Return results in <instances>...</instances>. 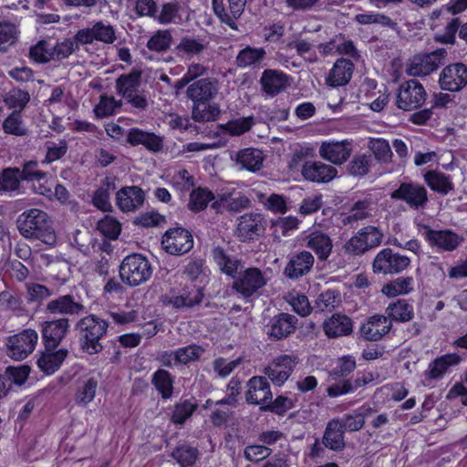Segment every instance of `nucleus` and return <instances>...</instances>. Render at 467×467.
Listing matches in <instances>:
<instances>
[{"instance_id": "3c124183", "label": "nucleus", "mask_w": 467, "mask_h": 467, "mask_svg": "<svg viewBox=\"0 0 467 467\" xmlns=\"http://www.w3.org/2000/svg\"><path fill=\"white\" fill-rule=\"evenodd\" d=\"M299 220L295 216H286L272 222L274 237L280 241L282 236H289L298 228Z\"/></svg>"}, {"instance_id": "49530a36", "label": "nucleus", "mask_w": 467, "mask_h": 467, "mask_svg": "<svg viewBox=\"0 0 467 467\" xmlns=\"http://www.w3.org/2000/svg\"><path fill=\"white\" fill-rule=\"evenodd\" d=\"M99 381L95 378H88L82 382V384L78 388L75 400L78 406L86 407L91 401H93L97 389H98Z\"/></svg>"}, {"instance_id": "c03bdc74", "label": "nucleus", "mask_w": 467, "mask_h": 467, "mask_svg": "<svg viewBox=\"0 0 467 467\" xmlns=\"http://www.w3.org/2000/svg\"><path fill=\"white\" fill-rule=\"evenodd\" d=\"M373 207L369 201H358L353 204L348 213L342 215L344 225L353 224L372 215Z\"/></svg>"}, {"instance_id": "0e129e2a", "label": "nucleus", "mask_w": 467, "mask_h": 467, "mask_svg": "<svg viewBox=\"0 0 467 467\" xmlns=\"http://www.w3.org/2000/svg\"><path fill=\"white\" fill-rule=\"evenodd\" d=\"M169 176L171 185L182 192L189 190L193 185L192 176L183 168L174 169Z\"/></svg>"}, {"instance_id": "c9c22d12", "label": "nucleus", "mask_w": 467, "mask_h": 467, "mask_svg": "<svg viewBox=\"0 0 467 467\" xmlns=\"http://www.w3.org/2000/svg\"><path fill=\"white\" fill-rule=\"evenodd\" d=\"M306 245L312 249L320 260H326L332 251L330 237L319 231H314L306 236Z\"/></svg>"}, {"instance_id": "774afa93", "label": "nucleus", "mask_w": 467, "mask_h": 467, "mask_svg": "<svg viewBox=\"0 0 467 467\" xmlns=\"http://www.w3.org/2000/svg\"><path fill=\"white\" fill-rule=\"evenodd\" d=\"M372 163L373 158L370 155H357L349 163V172L354 176L362 177L369 171Z\"/></svg>"}, {"instance_id": "338daca9", "label": "nucleus", "mask_w": 467, "mask_h": 467, "mask_svg": "<svg viewBox=\"0 0 467 467\" xmlns=\"http://www.w3.org/2000/svg\"><path fill=\"white\" fill-rule=\"evenodd\" d=\"M203 352V348L197 345L180 348L175 350V360L179 362V364H188L198 360Z\"/></svg>"}, {"instance_id": "052dcab7", "label": "nucleus", "mask_w": 467, "mask_h": 467, "mask_svg": "<svg viewBox=\"0 0 467 467\" xmlns=\"http://www.w3.org/2000/svg\"><path fill=\"white\" fill-rule=\"evenodd\" d=\"M30 99L28 92L22 89H12L5 94L4 101L9 109L21 112Z\"/></svg>"}, {"instance_id": "de8ad7c7", "label": "nucleus", "mask_w": 467, "mask_h": 467, "mask_svg": "<svg viewBox=\"0 0 467 467\" xmlns=\"http://www.w3.org/2000/svg\"><path fill=\"white\" fill-rule=\"evenodd\" d=\"M3 130L6 134L23 137L28 133V129L22 119L21 113L14 110L3 122Z\"/></svg>"}, {"instance_id": "f8f14e48", "label": "nucleus", "mask_w": 467, "mask_h": 467, "mask_svg": "<svg viewBox=\"0 0 467 467\" xmlns=\"http://www.w3.org/2000/svg\"><path fill=\"white\" fill-rule=\"evenodd\" d=\"M439 85L442 90L461 91L467 86V66L462 62L446 66L440 73Z\"/></svg>"}, {"instance_id": "0eeeda50", "label": "nucleus", "mask_w": 467, "mask_h": 467, "mask_svg": "<svg viewBox=\"0 0 467 467\" xmlns=\"http://www.w3.org/2000/svg\"><path fill=\"white\" fill-rule=\"evenodd\" d=\"M427 93L417 80L410 79L401 84L398 89L396 104L403 110L420 108L426 100Z\"/></svg>"}, {"instance_id": "412c9836", "label": "nucleus", "mask_w": 467, "mask_h": 467, "mask_svg": "<svg viewBox=\"0 0 467 467\" xmlns=\"http://www.w3.org/2000/svg\"><path fill=\"white\" fill-rule=\"evenodd\" d=\"M392 327L391 320L383 315L370 317L360 327L361 336L369 341H378L387 335Z\"/></svg>"}, {"instance_id": "e2e57ef3", "label": "nucleus", "mask_w": 467, "mask_h": 467, "mask_svg": "<svg viewBox=\"0 0 467 467\" xmlns=\"http://www.w3.org/2000/svg\"><path fill=\"white\" fill-rule=\"evenodd\" d=\"M369 149L376 160L383 163H389L392 159V151L389 143L383 139H373L369 142Z\"/></svg>"}, {"instance_id": "f257e3e1", "label": "nucleus", "mask_w": 467, "mask_h": 467, "mask_svg": "<svg viewBox=\"0 0 467 467\" xmlns=\"http://www.w3.org/2000/svg\"><path fill=\"white\" fill-rule=\"evenodd\" d=\"M18 230L26 239L39 240L48 246L57 244V234L48 214L36 208L26 210L18 219Z\"/></svg>"}, {"instance_id": "37998d69", "label": "nucleus", "mask_w": 467, "mask_h": 467, "mask_svg": "<svg viewBox=\"0 0 467 467\" xmlns=\"http://www.w3.org/2000/svg\"><path fill=\"white\" fill-rule=\"evenodd\" d=\"M424 181L432 191L442 195L448 194L453 189V183L450 176L440 171H428L424 175Z\"/></svg>"}, {"instance_id": "8fccbe9b", "label": "nucleus", "mask_w": 467, "mask_h": 467, "mask_svg": "<svg viewBox=\"0 0 467 467\" xmlns=\"http://www.w3.org/2000/svg\"><path fill=\"white\" fill-rule=\"evenodd\" d=\"M22 181L30 182L33 183V190L35 186L48 181L47 173L38 169V163L35 161H29L24 163L22 171H20Z\"/></svg>"}, {"instance_id": "423d86ee", "label": "nucleus", "mask_w": 467, "mask_h": 467, "mask_svg": "<svg viewBox=\"0 0 467 467\" xmlns=\"http://www.w3.org/2000/svg\"><path fill=\"white\" fill-rule=\"evenodd\" d=\"M38 341V335L34 329H25L11 336L6 341V354L15 360H22L31 354Z\"/></svg>"}, {"instance_id": "680f3d73", "label": "nucleus", "mask_w": 467, "mask_h": 467, "mask_svg": "<svg viewBox=\"0 0 467 467\" xmlns=\"http://www.w3.org/2000/svg\"><path fill=\"white\" fill-rule=\"evenodd\" d=\"M265 56V51L264 48L246 47L239 52L236 60L240 67H245L260 62Z\"/></svg>"}, {"instance_id": "a878e982", "label": "nucleus", "mask_w": 467, "mask_h": 467, "mask_svg": "<svg viewBox=\"0 0 467 467\" xmlns=\"http://www.w3.org/2000/svg\"><path fill=\"white\" fill-rule=\"evenodd\" d=\"M144 198V192L140 188L124 187L117 192V205L122 212H133L142 205Z\"/></svg>"}, {"instance_id": "4c0bfd02", "label": "nucleus", "mask_w": 467, "mask_h": 467, "mask_svg": "<svg viewBox=\"0 0 467 467\" xmlns=\"http://www.w3.org/2000/svg\"><path fill=\"white\" fill-rule=\"evenodd\" d=\"M47 310L52 314L78 315L84 310V306L75 301L72 296L66 295L49 301Z\"/></svg>"}, {"instance_id": "473e14b6", "label": "nucleus", "mask_w": 467, "mask_h": 467, "mask_svg": "<svg viewBox=\"0 0 467 467\" xmlns=\"http://www.w3.org/2000/svg\"><path fill=\"white\" fill-rule=\"evenodd\" d=\"M314 264V256L307 251L300 252L293 256L285 268L289 278H297L308 273Z\"/></svg>"}, {"instance_id": "ea45409f", "label": "nucleus", "mask_w": 467, "mask_h": 467, "mask_svg": "<svg viewBox=\"0 0 467 467\" xmlns=\"http://www.w3.org/2000/svg\"><path fill=\"white\" fill-rule=\"evenodd\" d=\"M414 290V278L412 276H400L384 285L381 292L388 297L408 295Z\"/></svg>"}, {"instance_id": "2f4dec72", "label": "nucleus", "mask_w": 467, "mask_h": 467, "mask_svg": "<svg viewBox=\"0 0 467 467\" xmlns=\"http://www.w3.org/2000/svg\"><path fill=\"white\" fill-rule=\"evenodd\" d=\"M212 256L220 271L233 278L236 277V275L243 268L242 262L237 257L228 254L220 246L213 248Z\"/></svg>"}, {"instance_id": "c85d7f7f", "label": "nucleus", "mask_w": 467, "mask_h": 467, "mask_svg": "<svg viewBox=\"0 0 467 467\" xmlns=\"http://www.w3.org/2000/svg\"><path fill=\"white\" fill-rule=\"evenodd\" d=\"M323 330L330 338L348 336L353 331V322L346 315L335 314L323 322Z\"/></svg>"}, {"instance_id": "5701e85b", "label": "nucleus", "mask_w": 467, "mask_h": 467, "mask_svg": "<svg viewBox=\"0 0 467 467\" xmlns=\"http://www.w3.org/2000/svg\"><path fill=\"white\" fill-rule=\"evenodd\" d=\"M264 230V217L260 213H245L238 219L236 234L241 241L254 239Z\"/></svg>"}, {"instance_id": "f3484780", "label": "nucleus", "mask_w": 467, "mask_h": 467, "mask_svg": "<svg viewBox=\"0 0 467 467\" xmlns=\"http://www.w3.org/2000/svg\"><path fill=\"white\" fill-rule=\"evenodd\" d=\"M116 38L113 26L101 21L97 22L92 27L81 29L76 34L77 41L82 45L91 44L95 40L112 44Z\"/></svg>"}, {"instance_id": "864d4df0", "label": "nucleus", "mask_w": 467, "mask_h": 467, "mask_svg": "<svg viewBox=\"0 0 467 467\" xmlns=\"http://www.w3.org/2000/svg\"><path fill=\"white\" fill-rule=\"evenodd\" d=\"M285 301L292 306L293 310L302 317H306L311 313V306L308 298L304 294L297 291H291L285 296Z\"/></svg>"}, {"instance_id": "72a5a7b5", "label": "nucleus", "mask_w": 467, "mask_h": 467, "mask_svg": "<svg viewBox=\"0 0 467 467\" xmlns=\"http://www.w3.org/2000/svg\"><path fill=\"white\" fill-rule=\"evenodd\" d=\"M462 358L457 354H446L437 358L430 363L424 371V377L428 379H437L443 376L451 367L457 366Z\"/></svg>"}, {"instance_id": "7c9ffc66", "label": "nucleus", "mask_w": 467, "mask_h": 467, "mask_svg": "<svg viewBox=\"0 0 467 467\" xmlns=\"http://www.w3.org/2000/svg\"><path fill=\"white\" fill-rule=\"evenodd\" d=\"M127 141L133 146L143 145L147 150L158 152L163 147L162 138L138 128L130 129L127 134Z\"/></svg>"}, {"instance_id": "20e7f679", "label": "nucleus", "mask_w": 467, "mask_h": 467, "mask_svg": "<svg viewBox=\"0 0 467 467\" xmlns=\"http://www.w3.org/2000/svg\"><path fill=\"white\" fill-rule=\"evenodd\" d=\"M234 279L233 289L243 297L248 298L265 286L270 277L267 270L248 267L244 270L242 268Z\"/></svg>"}, {"instance_id": "2eb2a0df", "label": "nucleus", "mask_w": 467, "mask_h": 467, "mask_svg": "<svg viewBox=\"0 0 467 467\" xmlns=\"http://www.w3.org/2000/svg\"><path fill=\"white\" fill-rule=\"evenodd\" d=\"M446 55L444 49H437L434 52L415 56L410 62L407 72L413 77H423L433 72L441 64Z\"/></svg>"}, {"instance_id": "9b49d317", "label": "nucleus", "mask_w": 467, "mask_h": 467, "mask_svg": "<svg viewBox=\"0 0 467 467\" xmlns=\"http://www.w3.org/2000/svg\"><path fill=\"white\" fill-rule=\"evenodd\" d=\"M382 236V234L376 227L366 226L346 243L344 249L348 254H361L379 245Z\"/></svg>"}, {"instance_id": "a18cd8bd", "label": "nucleus", "mask_w": 467, "mask_h": 467, "mask_svg": "<svg viewBox=\"0 0 467 467\" xmlns=\"http://www.w3.org/2000/svg\"><path fill=\"white\" fill-rule=\"evenodd\" d=\"M53 183L49 181L35 186V192L47 197L50 200H57L61 203H66L69 199V192L62 184H57L55 190L52 191Z\"/></svg>"}, {"instance_id": "4468645a", "label": "nucleus", "mask_w": 467, "mask_h": 467, "mask_svg": "<svg viewBox=\"0 0 467 467\" xmlns=\"http://www.w3.org/2000/svg\"><path fill=\"white\" fill-rule=\"evenodd\" d=\"M353 151L352 140H326L319 147V156L334 165L345 163Z\"/></svg>"}, {"instance_id": "a19ab883", "label": "nucleus", "mask_w": 467, "mask_h": 467, "mask_svg": "<svg viewBox=\"0 0 467 467\" xmlns=\"http://www.w3.org/2000/svg\"><path fill=\"white\" fill-rule=\"evenodd\" d=\"M385 313L387 315L386 317H389L391 322H408L411 320L414 316L412 305L401 299L389 304L386 307Z\"/></svg>"}, {"instance_id": "393cba45", "label": "nucleus", "mask_w": 467, "mask_h": 467, "mask_svg": "<svg viewBox=\"0 0 467 467\" xmlns=\"http://www.w3.org/2000/svg\"><path fill=\"white\" fill-rule=\"evenodd\" d=\"M218 83L211 78H202L187 88V97L194 102H207L218 93Z\"/></svg>"}, {"instance_id": "6e6552de", "label": "nucleus", "mask_w": 467, "mask_h": 467, "mask_svg": "<svg viewBox=\"0 0 467 467\" xmlns=\"http://www.w3.org/2000/svg\"><path fill=\"white\" fill-rule=\"evenodd\" d=\"M410 259L393 252L390 248L379 251L373 261V271L377 274L395 275L405 270Z\"/></svg>"}, {"instance_id": "f704fd0d", "label": "nucleus", "mask_w": 467, "mask_h": 467, "mask_svg": "<svg viewBox=\"0 0 467 467\" xmlns=\"http://www.w3.org/2000/svg\"><path fill=\"white\" fill-rule=\"evenodd\" d=\"M234 161L239 169L254 172L262 167L264 155L257 149L247 148L236 152Z\"/></svg>"}, {"instance_id": "09e8293b", "label": "nucleus", "mask_w": 467, "mask_h": 467, "mask_svg": "<svg viewBox=\"0 0 467 467\" xmlns=\"http://www.w3.org/2000/svg\"><path fill=\"white\" fill-rule=\"evenodd\" d=\"M203 48L204 45L200 39L184 36L175 47V51L179 57L191 58L200 54Z\"/></svg>"}, {"instance_id": "dca6fc26", "label": "nucleus", "mask_w": 467, "mask_h": 467, "mask_svg": "<svg viewBox=\"0 0 467 467\" xmlns=\"http://www.w3.org/2000/svg\"><path fill=\"white\" fill-rule=\"evenodd\" d=\"M161 244L171 254H182L189 252L193 245L192 236L183 228L171 229L162 237Z\"/></svg>"}, {"instance_id": "aec40b11", "label": "nucleus", "mask_w": 467, "mask_h": 467, "mask_svg": "<svg viewBox=\"0 0 467 467\" xmlns=\"http://www.w3.org/2000/svg\"><path fill=\"white\" fill-rule=\"evenodd\" d=\"M262 90L274 97L286 89L291 84V78L281 70L265 69L261 76Z\"/></svg>"}, {"instance_id": "6ab92c4d", "label": "nucleus", "mask_w": 467, "mask_h": 467, "mask_svg": "<svg viewBox=\"0 0 467 467\" xmlns=\"http://www.w3.org/2000/svg\"><path fill=\"white\" fill-rule=\"evenodd\" d=\"M246 1L226 0L227 4H224L223 0H213V7L223 23L235 28V20L243 14Z\"/></svg>"}, {"instance_id": "7ed1b4c3", "label": "nucleus", "mask_w": 467, "mask_h": 467, "mask_svg": "<svg viewBox=\"0 0 467 467\" xmlns=\"http://www.w3.org/2000/svg\"><path fill=\"white\" fill-rule=\"evenodd\" d=\"M152 275V268L146 257L134 254L128 255L119 266V276L123 283L137 286L146 283Z\"/></svg>"}, {"instance_id": "ddd939ff", "label": "nucleus", "mask_w": 467, "mask_h": 467, "mask_svg": "<svg viewBox=\"0 0 467 467\" xmlns=\"http://www.w3.org/2000/svg\"><path fill=\"white\" fill-rule=\"evenodd\" d=\"M297 363L298 359L294 355H280L268 364L265 372L274 384L282 386L288 379Z\"/></svg>"}, {"instance_id": "58836bf2", "label": "nucleus", "mask_w": 467, "mask_h": 467, "mask_svg": "<svg viewBox=\"0 0 467 467\" xmlns=\"http://www.w3.org/2000/svg\"><path fill=\"white\" fill-rule=\"evenodd\" d=\"M323 443L327 448L333 451H341L344 448V431L339 420H332L327 423Z\"/></svg>"}, {"instance_id": "b1692460", "label": "nucleus", "mask_w": 467, "mask_h": 467, "mask_svg": "<svg viewBox=\"0 0 467 467\" xmlns=\"http://www.w3.org/2000/svg\"><path fill=\"white\" fill-rule=\"evenodd\" d=\"M246 400L252 404L265 405L272 400L270 385L265 378L253 377L247 382Z\"/></svg>"}, {"instance_id": "4d7b16f0", "label": "nucleus", "mask_w": 467, "mask_h": 467, "mask_svg": "<svg viewBox=\"0 0 467 467\" xmlns=\"http://www.w3.org/2000/svg\"><path fill=\"white\" fill-rule=\"evenodd\" d=\"M181 7L179 5L174 3H167L162 5L159 14H156L155 17L160 24H179L182 21V16L180 14Z\"/></svg>"}, {"instance_id": "5fc2aeb1", "label": "nucleus", "mask_w": 467, "mask_h": 467, "mask_svg": "<svg viewBox=\"0 0 467 467\" xmlns=\"http://www.w3.org/2000/svg\"><path fill=\"white\" fill-rule=\"evenodd\" d=\"M21 179L20 170L17 168H7L4 170L0 177V193L16 191Z\"/></svg>"}, {"instance_id": "c756f323", "label": "nucleus", "mask_w": 467, "mask_h": 467, "mask_svg": "<svg viewBox=\"0 0 467 467\" xmlns=\"http://www.w3.org/2000/svg\"><path fill=\"white\" fill-rule=\"evenodd\" d=\"M69 327L67 318H59L53 321H45L41 324L42 336L47 345L57 348V344L66 336Z\"/></svg>"}, {"instance_id": "bb28decb", "label": "nucleus", "mask_w": 467, "mask_h": 467, "mask_svg": "<svg viewBox=\"0 0 467 467\" xmlns=\"http://www.w3.org/2000/svg\"><path fill=\"white\" fill-rule=\"evenodd\" d=\"M67 355L66 349H57L54 347L46 346L45 350L37 359V367L47 375H51L57 371Z\"/></svg>"}, {"instance_id": "69168bd1", "label": "nucleus", "mask_w": 467, "mask_h": 467, "mask_svg": "<svg viewBox=\"0 0 467 467\" xmlns=\"http://www.w3.org/2000/svg\"><path fill=\"white\" fill-rule=\"evenodd\" d=\"M30 371V368L26 365L9 367L5 369L4 376L10 386H22L27 380Z\"/></svg>"}, {"instance_id": "a211bd4d", "label": "nucleus", "mask_w": 467, "mask_h": 467, "mask_svg": "<svg viewBox=\"0 0 467 467\" xmlns=\"http://www.w3.org/2000/svg\"><path fill=\"white\" fill-rule=\"evenodd\" d=\"M301 174L306 181L326 183L337 177V170L320 161H308L303 164Z\"/></svg>"}, {"instance_id": "1a4fd4ad", "label": "nucleus", "mask_w": 467, "mask_h": 467, "mask_svg": "<svg viewBox=\"0 0 467 467\" xmlns=\"http://www.w3.org/2000/svg\"><path fill=\"white\" fill-rule=\"evenodd\" d=\"M419 232L431 247L440 251H453L463 241V237L451 230H434L428 225H421Z\"/></svg>"}, {"instance_id": "39448f33", "label": "nucleus", "mask_w": 467, "mask_h": 467, "mask_svg": "<svg viewBox=\"0 0 467 467\" xmlns=\"http://www.w3.org/2000/svg\"><path fill=\"white\" fill-rule=\"evenodd\" d=\"M141 75L139 71H132L121 75L116 83L117 91L132 107L145 109L148 105L145 96L140 91Z\"/></svg>"}, {"instance_id": "e433bc0d", "label": "nucleus", "mask_w": 467, "mask_h": 467, "mask_svg": "<svg viewBox=\"0 0 467 467\" xmlns=\"http://www.w3.org/2000/svg\"><path fill=\"white\" fill-rule=\"evenodd\" d=\"M295 329V317L288 314H280L271 319L268 325L267 335L274 339L287 337Z\"/></svg>"}, {"instance_id": "f03ea898", "label": "nucleus", "mask_w": 467, "mask_h": 467, "mask_svg": "<svg viewBox=\"0 0 467 467\" xmlns=\"http://www.w3.org/2000/svg\"><path fill=\"white\" fill-rule=\"evenodd\" d=\"M81 334V348L89 354H97L102 350L100 339L106 335L108 323L94 315H89L78 322Z\"/></svg>"}, {"instance_id": "4be33fe9", "label": "nucleus", "mask_w": 467, "mask_h": 467, "mask_svg": "<svg viewBox=\"0 0 467 467\" xmlns=\"http://www.w3.org/2000/svg\"><path fill=\"white\" fill-rule=\"evenodd\" d=\"M250 204V200L241 192L227 190L218 195L212 202V207L217 212H239Z\"/></svg>"}, {"instance_id": "6e6d98bb", "label": "nucleus", "mask_w": 467, "mask_h": 467, "mask_svg": "<svg viewBox=\"0 0 467 467\" xmlns=\"http://www.w3.org/2000/svg\"><path fill=\"white\" fill-rule=\"evenodd\" d=\"M213 192L202 188L195 189L190 195L188 207L190 210L199 212L206 208L207 204L214 201Z\"/></svg>"}, {"instance_id": "79ce46f5", "label": "nucleus", "mask_w": 467, "mask_h": 467, "mask_svg": "<svg viewBox=\"0 0 467 467\" xmlns=\"http://www.w3.org/2000/svg\"><path fill=\"white\" fill-rule=\"evenodd\" d=\"M373 409L369 406H362L354 413L346 415L344 418L339 420L342 430L349 431H359L365 424L366 418L369 417L373 413Z\"/></svg>"}, {"instance_id": "9d476101", "label": "nucleus", "mask_w": 467, "mask_h": 467, "mask_svg": "<svg viewBox=\"0 0 467 467\" xmlns=\"http://www.w3.org/2000/svg\"><path fill=\"white\" fill-rule=\"evenodd\" d=\"M390 198L404 202L411 209L420 210L428 202L426 188L417 182H408L400 184L399 188L390 193Z\"/></svg>"}, {"instance_id": "cd10ccee", "label": "nucleus", "mask_w": 467, "mask_h": 467, "mask_svg": "<svg viewBox=\"0 0 467 467\" xmlns=\"http://www.w3.org/2000/svg\"><path fill=\"white\" fill-rule=\"evenodd\" d=\"M354 65L345 58L337 59L326 78V83L333 88L347 85L352 78Z\"/></svg>"}, {"instance_id": "bf43d9fd", "label": "nucleus", "mask_w": 467, "mask_h": 467, "mask_svg": "<svg viewBox=\"0 0 467 467\" xmlns=\"http://www.w3.org/2000/svg\"><path fill=\"white\" fill-rule=\"evenodd\" d=\"M259 201L266 210L275 213H285L288 210L287 201L281 194L272 193L269 196L261 194Z\"/></svg>"}, {"instance_id": "13d9d810", "label": "nucleus", "mask_w": 467, "mask_h": 467, "mask_svg": "<svg viewBox=\"0 0 467 467\" xmlns=\"http://www.w3.org/2000/svg\"><path fill=\"white\" fill-rule=\"evenodd\" d=\"M152 382L163 399L171 397L173 380L168 371L164 369L157 370L153 375Z\"/></svg>"}, {"instance_id": "603ef678", "label": "nucleus", "mask_w": 467, "mask_h": 467, "mask_svg": "<svg viewBox=\"0 0 467 467\" xmlns=\"http://www.w3.org/2000/svg\"><path fill=\"white\" fill-rule=\"evenodd\" d=\"M196 103L192 109V119L194 120L201 122L213 121L220 115V109L216 104Z\"/></svg>"}]
</instances>
